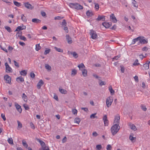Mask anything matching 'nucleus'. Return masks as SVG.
Returning a JSON list of instances; mask_svg holds the SVG:
<instances>
[{"label":"nucleus","mask_w":150,"mask_h":150,"mask_svg":"<svg viewBox=\"0 0 150 150\" xmlns=\"http://www.w3.org/2000/svg\"><path fill=\"white\" fill-rule=\"evenodd\" d=\"M81 71H82V73L83 76L84 77L86 76L87 75V70L85 69H83Z\"/></svg>","instance_id":"nucleus-23"},{"label":"nucleus","mask_w":150,"mask_h":150,"mask_svg":"<svg viewBox=\"0 0 150 150\" xmlns=\"http://www.w3.org/2000/svg\"><path fill=\"white\" fill-rule=\"evenodd\" d=\"M66 39L69 44H71L72 43V41L71 40V38L69 36V35H67L66 36Z\"/></svg>","instance_id":"nucleus-14"},{"label":"nucleus","mask_w":150,"mask_h":150,"mask_svg":"<svg viewBox=\"0 0 150 150\" xmlns=\"http://www.w3.org/2000/svg\"><path fill=\"white\" fill-rule=\"evenodd\" d=\"M54 48L57 51L59 52H63V50L62 49L58 48L57 47H54Z\"/></svg>","instance_id":"nucleus-34"},{"label":"nucleus","mask_w":150,"mask_h":150,"mask_svg":"<svg viewBox=\"0 0 150 150\" xmlns=\"http://www.w3.org/2000/svg\"><path fill=\"white\" fill-rule=\"evenodd\" d=\"M105 16H100L99 15L98 18L96 19V20L98 21H105Z\"/></svg>","instance_id":"nucleus-13"},{"label":"nucleus","mask_w":150,"mask_h":150,"mask_svg":"<svg viewBox=\"0 0 150 150\" xmlns=\"http://www.w3.org/2000/svg\"><path fill=\"white\" fill-rule=\"evenodd\" d=\"M134 78L136 82H137L139 81L138 77L137 76H135Z\"/></svg>","instance_id":"nucleus-55"},{"label":"nucleus","mask_w":150,"mask_h":150,"mask_svg":"<svg viewBox=\"0 0 150 150\" xmlns=\"http://www.w3.org/2000/svg\"><path fill=\"white\" fill-rule=\"evenodd\" d=\"M139 44L140 43H143V44H146L148 42V41L147 39H145L143 38H142L141 37V38L140 40H139Z\"/></svg>","instance_id":"nucleus-15"},{"label":"nucleus","mask_w":150,"mask_h":150,"mask_svg":"<svg viewBox=\"0 0 150 150\" xmlns=\"http://www.w3.org/2000/svg\"><path fill=\"white\" fill-rule=\"evenodd\" d=\"M77 73V70L75 69H73L71 71V76H75Z\"/></svg>","instance_id":"nucleus-24"},{"label":"nucleus","mask_w":150,"mask_h":150,"mask_svg":"<svg viewBox=\"0 0 150 150\" xmlns=\"http://www.w3.org/2000/svg\"><path fill=\"white\" fill-rule=\"evenodd\" d=\"M129 139L132 142H134L136 141V138L130 135L129 137Z\"/></svg>","instance_id":"nucleus-31"},{"label":"nucleus","mask_w":150,"mask_h":150,"mask_svg":"<svg viewBox=\"0 0 150 150\" xmlns=\"http://www.w3.org/2000/svg\"><path fill=\"white\" fill-rule=\"evenodd\" d=\"M102 25L105 28H108L112 24L111 22L108 23L104 22L102 23Z\"/></svg>","instance_id":"nucleus-12"},{"label":"nucleus","mask_w":150,"mask_h":150,"mask_svg":"<svg viewBox=\"0 0 150 150\" xmlns=\"http://www.w3.org/2000/svg\"><path fill=\"white\" fill-rule=\"evenodd\" d=\"M112 149V147L110 145L108 144L106 147V149L107 150H111Z\"/></svg>","instance_id":"nucleus-52"},{"label":"nucleus","mask_w":150,"mask_h":150,"mask_svg":"<svg viewBox=\"0 0 150 150\" xmlns=\"http://www.w3.org/2000/svg\"><path fill=\"white\" fill-rule=\"evenodd\" d=\"M45 67L46 69L49 71H51V67L48 64H45Z\"/></svg>","instance_id":"nucleus-29"},{"label":"nucleus","mask_w":150,"mask_h":150,"mask_svg":"<svg viewBox=\"0 0 150 150\" xmlns=\"http://www.w3.org/2000/svg\"><path fill=\"white\" fill-rule=\"evenodd\" d=\"M78 67L79 68V69L80 70H82L83 69H84L85 68V67L83 63H81V64L79 65Z\"/></svg>","instance_id":"nucleus-17"},{"label":"nucleus","mask_w":150,"mask_h":150,"mask_svg":"<svg viewBox=\"0 0 150 150\" xmlns=\"http://www.w3.org/2000/svg\"><path fill=\"white\" fill-rule=\"evenodd\" d=\"M140 38L141 37H138L136 38L133 39L132 41L131 44L132 45L134 44L136 42L139 40H140Z\"/></svg>","instance_id":"nucleus-21"},{"label":"nucleus","mask_w":150,"mask_h":150,"mask_svg":"<svg viewBox=\"0 0 150 150\" xmlns=\"http://www.w3.org/2000/svg\"><path fill=\"white\" fill-rule=\"evenodd\" d=\"M25 6L28 9H32L33 7L32 6V5L28 2L25 3L24 4Z\"/></svg>","instance_id":"nucleus-11"},{"label":"nucleus","mask_w":150,"mask_h":150,"mask_svg":"<svg viewBox=\"0 0 150 150\" xmlns=\"http://www.w3.org/2000/svg\"><path fill=\"white\" fill-rule=\"evenodd\" d=\"M22 97L25 101H27V97L26 95L24 93H23L22 94Z\"/></svg>","instance_id":"nucleus-30"},{"label":"nucleus","mask_w":150,"mask_h":150,"mask_svg":"<svg viewBox=\"0 0 150 150\" xmlns=\"http://www.w3.org/2000/svg\"><path fill=\"white\" fill-rule=\"evenodd\" d=\"M103 122H105V121L108 120L107 115H105L103 116Z\"/></svg>","instance_id":"nucleus-54"},{"label":"nucleus","mask_w":150,"mask_h":150,"mask_svg":"<svg viewBox=\"0 0 150 150\" xmlns=\"http://www.w3.org/2000/svg\"><path fill=\"white\" fill-rule=\"evenodd\" d=\"M113 101V99L112 97H109L107 98L106 104L108 108L109 107L111 106Z\"/></svg>","instance_id":"nucleus-3"},{"label":"nucleus","mask_w":150,"mask_h":150,"mask_svg":"<svg viewBox=\"0 0 150 150\" xmlns=\"http://www.w3.org/2000/svg\"><path fill=\"white\" fill-rule=\"evenodd\" d=\"M6 66V72L7 73H10L12 72V68L8 65L7 62H6L5 64Z\"/></svg>","instance_id":"nucleus-5"},{"label":"nucleus","mask_w":150,"mask_h":150,"mask_svg":"<svg viewBox=\"0 0 150 150\" xmlns=\"http://www.w3.org/2000/svg\"><path fill=\"white\" fill-rule=\"evenodd\" d=\"M18 37H20V39L21 40H23L24 41H26L27 40L26 38L24 36L21 35L20 36L19 35H18Z\"/></svg>","instance_id":"nucleus-45"},{"label":"nucleus","mask_w":150,"mask_h":150,"mask_svg":"<svg viewBox=\"0 0 150 150\" xmlns=\"http://www.w3.org/2000/svg\"><path fill=\"white\" fill-rule=\"evenodd\" d=\"M69 6L71 8H74L78 10L83 9V6L77 3H71L69 4Z\"/></svg>","instance_id":"nucleus-2"},{"label":"nucleus","mask_w":150,"mask_h":150,"mask_svg":"<svg viewBox=\"0 0 150 150\" xmlns=\"http://www.w3.org/2000/svg\"><path fill=\"white\" fill-rule=\"evenodd\" d=\"M15 106L17 111L20 113H21L22 111V109L21 106L18 104L16 102L14 103Z\"/></svg>","instance_id":"nucleus-7"},{"label":"nucleus","mask_w":150,"mask_h":150,"mask_svg":"<svg viewBox=\"0 0 150 150\" xmlns=\"http://www.w3.org/2000/svg\"><path fill=\"white\" fill-rule=\"evenodd\" d=\"M129 125L132 129L134 131H136L137 129L136 127L134 125L130 124Z\"/></svg>","instance_id":"nucleus-25"},{"label":"nucleus","mask_w":150,"mask_h":150,"mask_svg":"<svg viewBox=\"0 0 150 150\" xmlns=\"http://www.w3.org/2000/svg\"><path fill=\"white\" fill-rule=\"evenodd\" d=\"M13 49V48L11 46H9L8 47V50L9 52H11Z\"/></svg>","instance_id":"nucleus-64"},{"label":"nucleus","mask_w":150,"mask_h":150,"mask_svg":"<svg viewBox=\"0 0 150 150\" xmlns=\"http://www.w3.org/2000/svg\"><path fill=\"white\" fill-rule=\"evenodd\" d=\"M120 128L119 125H117L116 124L112 126L111 128V131L112 135H115L119 131Z\"/></svg>","instance_id":"nucleus-1"},{"label":"nucleus","mask_w":150,"mask_h":150,"mask_svg":"<svg viewBox=\"0 0 150 150\" xmlns=\"http://www.w3.org/2000/svg\"><path fill=\"white\" fill-rule=\"evenodd\" d=\"M120 116L118 115L115 117L114 124H116L117 125H119L120 123Z\"/></svg>","instance_id":"nucleus-6"},{"label":"nucleus","mask_w":150,"mask_h":150,"mask_svg":"<svg viewBox=\"0 0 150 150\" xmlns=\"http://www.w3.org/2000/svg\"><path fill=\"white\" fill-rule=\"evenodd\" d=\"M21 19L24 22H25L27 21L26 18L23 14H22L21 15Z\"/></svg>","instance_id":"nucleus-43"},{"label":"nucleus","mask_w":150,"mask_h":150,"mask_svg":"<svg viewBox=\"0 0 150 150\" xmlns=\"http://www.w3.org/2000/svg\"><path fill=\"white\" fill-rule=\"evenodd\" d=\"M96 114V113H94L91 114L90 116V117L91 119H94L95 118H97V116H96L95 115Z\"/></svg>","instance_id":"nucleus-44"},{"label":"nucleus","mask_w":150,"mask_h":150,"mask_svg":"<svg viewBox=\"0 0 150 150\" xmlns=\"http://www.w3.org/2000/svg\"><path fill=\"white\" fill-rule=\"evenodd\" d=\"M81 109L82 110H83L86 112H88V108H81Z\"/></svg>","instance_id":"nucleus-63"},{"label":"nucleus","mask_w":150,"mask_h":150,"mask_svg":"<svg viewBox=\"0 0 150 150\" xmlns=\"http://www.w3.org/2000/svg\"><path fill=\"white\" fill-rule=\"evenodd\" d=\"M41 150H50L48 146H47L46 145L44 146L43 147H42L40 149Z\"/></svg>","instance_id":"nucleus-36"},{"label":"nucleus","mask_w":150,"mask_h":150,"mask_svg":"<svg viewBox=\"0 0 150 150\" xmlns=\"http://www.w3.org/2000/svg\"><path fill=\"white\" fill-rule=\"evenodd\" d=\"M4 28H5V29L6 30H7L8 32L10 33L12 31L11 30L10 27H9L7 26H5L4 27Z\"/></svg>","instance_id":"nucleus-41"},{"label":"nucleus","mask_w":150,"mask_h":150,"mask_svg":"<svg viewBox=\"0 0 150 150\" xmlns=\"http://www.w3.org/2000/svg\"><path fill=\"white\" fill-rule=\"evenodd\" d=\"M8 143L10 144H13V139L11 138H10L8 139Z\"/></svg>","instance_id":"nucleus-42"},{"label":"nucleus","mask_w":150,"mask_h":150,"mask_svg":"<svg viewBox=\"0 0 150 150\" xmlns=\"http://www.w3.org/2000/svg\"><path fill=\"white\" fill-rule=\"evenodd\" d=\"M96 149L97 150H100L102 149V146L100 144L97 145L96 146Z\"/></svg>","instance_id":"nucleus-40"},{"label":"nucleus","mask_w":150,"mask_h":150,"mask_svg":"<svg viewBox=\"0 0 150 150\" xmlns=\"http://www.w3.org/2000/svg\"><path fill=\"white\" fill-rule=\"evenodd\" d=\"M36 139L37 140V141L38 142H39L40 143V145L42 147H43L45 145V142L42 140H41L38 138H36Z\"/></svg>","instance_id":"nucleus-18"},{"label":"nucleus","mask_w":150,"mask_h":150,"mask_svg":"<svg viewBox=\"0 0 150 150\" xmlns=\"http://www.w3.org/2000/svg\"><path fill=\"white\" fill-rule=\"evenodd\" d=\"M22 32H19L18 31L16 35V37H18V35H19L20 36H21V35H22Z\"/></svg>","instance_id":"nucleus-57"},{"label":"nucleus","mask_w":150,"mask_h":150,"mask_svg":"<svg viewBox=\"0 0 150 150\" xmlns=\"http://www.w3.org/2000/svg\"><path fill=\"white\" fill-rule=\"evenodd\" d=\"M32 21L34 23H40L41 22V21L38 19L34 18L32 19Z\"/></svg>","instance_id":"nucleus-19"},{"label":"nucleus","mask_w":150,"mask_h":150,"mask_svg":"<svg viewBox=\"0 0 150 150\" xmlns=\"http://www.w3.org/2000/svg\"><path fill=\"white\" fill-rule=\"evenodd\" d=\"M20 74L21 75L25 76L26 75L27 72L26 70H23L21 71L20 72Z\"/></svg>","instance_id":"nucleus-27"},{"label":"nucleus","mask_w":150,"mask_h":150,"mask_svg":"<svg viewBox=\"0 0 150 150\" xmlns=\"http://www.w3.org/2000/svg\"><path fill=\"white\" fill-rule=\"evenodd\" d=\"M90 35L91 38L93 39H95L97 38L98 35L96 32L93 30H90Z\"/></svg>","instance_id":"nucleus-4"},{"label":"nucleus","mask_w":150,"mask_h":150,"mask_svg":"<svg viewBox=\"0 0 150 150\" xmlns=\"http://www.w3.org/2000/svg\"><path fill=\"white\" fill-rule=\"evenodd\" d=\"M95 8L97 10H98L99 8V6L98 4H96Z\"/></svg>","instance_id":"nucleus-56"},{"label":"nucleus","mask_w":150,"mask_h":150,"mask_svg":"<svg viewBox=\"0 0 150 150\" xmlns=\"http://www.w3.org/2000/svg\"><path fill=\"white\" fill-rule=\"evenodd\" d=\"M22 26H18L15 31H18L20 30H22L23 29H25L26 28V27L25 25H24L23 24L21 25Z\"/></svg>","instance_id":"nucleus-8"},{"label":"nucleus","mask_w":150,"mask_h":150,"mask_svg":"<svg viewBox=\"0 0 150 150\" xmlns=\"http://www.w3.org/2000/svg\"><path fill=\"white\" fill-rule=\"evenodd\" d=\"M105 126H108V125L109 121L108 120L104 122Z\"/></svg>","instance_id":"nucleus-60"},{"label":"nucleus","mask_w":150,"mask_h":150,"mask_svg":"<svg viewBox=\"0 0 150 150\" xmlns=\"http://www.w3.org/2000/svg\"><path fill=\"white\" fill-rule=\"evenodd\" d=\"M13 3L15 5L18 7H20L21 6V3L17 2V1H13Z\"/></svg>","instance_id":"nucleus-37"},{"label":"nucleus","mask_w":150,"mask_h":150,"mask_svg":"<svg viewBox=\"0 0 150 150\" xmlns=\"http://www.w3.org/2000/svg\"><path fill=\"white\" fill-rule=\"evenodd\" d=\"M23 105L24 108L25 110H28L29 109V108L27 105L25 104H24Z\"/></svg>","instance_id":"nucleus-49"},{"label":"nucleus","mask_w":150,"mask_h":150,"mask_svg":"<svg viewBox=\"0 0 150 150\" xmlns=\"http://www.w3.org/2000/svg\"><path fill=\"white\" fill-rule=\"evenodd\" d=\"M30 125L31 128L33 129H35V126L32 122H31L30 123Z\"/></svg>","instance_id":"nucleus-53"},{"label":"nucleus","mask_w":150,"mask_h":150,"mask_svg":"<svg viewBox=\"0 0 150 150\" xmlns=\"http://www.w3.org/2000/svg\"><path fill=\"white\" fill-rule=\"evenodd\" d=\"M17 122L18 124V127L19 128H21L22 127V124L18 120L17 121Z\"/></svg>","instance_id":"nucleus-48"},{"label":"nucleus","mask_w":150,"mask_h":150,"mask_svg":"<svg viewBox=\"0 0 150 150\" xmlns=\"http://www.w3.org/2000/svg\"><path fill=\"white\" fill-rule=\"evenodd\" d=\"M41 48V47L40 46L39 44L36 45L35 50L36 51H39Z\"/></svg>","instance_id":"nucleus-38"},{"label":"nucleus","mask_w":150,"mask_h":150,"mask_svg":"<svg viewBox=\"0 0 150 150\" xmlns=\"http://www.w3.org/2000/svg\"><path fill=\"white\" fill-rule=\"evenodd\" d=\"M74 122L79 124L81 121L79 117H76L74 120Z\"/></svg>","instance_id":"nucleus-28"},{"label":"nucleus","mask_w":150,"mask_h":150,"mask_svg":"<svg viewBox=\"0 0 150 150\" xmlns=\"http://www.w3.org/2000/svg\"><path fill=\"white\" fill-rule=\"evenodd\" d=\"M148 48L146 47H144L142 49V50L143 51H146L148 50Z\"/></svg>","instance_id":"nucleus-62"},{"label":"nucleus","mask_w":150,"mask_h":150,"mask_svg":"<svg viewBox=\"0 0 150 150\" xmlns=\"http://www.w3.org/2000/svg\"><path fill=\"white\" fill-rule=\"evenodd\" d=\"M13 62L14 63V65H15L17 67H19V64L18 63V62H16L14 60Z\"/></svg>","instance_id":"nucleus-59"},{"label":"nucleus","mask_w":150,"mask_h":150,"mask_svg":"<svg viewBox=\"0 0 150 150\" xmlns=\"http://www.w3.org/2000/svg\"><path fill=\"white\" fill-rule=\"evenodd\" d=\"M139 64V63L138 62V60L137 59L134 62L133 64L134 66H137Z\"/></svg>","instance_id":"nucleus-47"},{"label":"nucleus","mask_w":150,"mask_h":150,"mask_svg":"<svg viewBox=\"0 0 150 150\" xmlns=\"http://www.w3.org/2000/svg\"><path fill=\"white\" fill-rule=\"evenodd\" d=\"M16 81L18 82H23L24 81V79L21 76L17 78Z\"/></svg>","instance_id":"nucleus-20"},{"label":"nucleus","mask_w":150,"mask_h":150,"mask_svg":"<svg viewBox=\"0 0 150 150\" xmlns=\"http://www.w3.org/2000/svg\"><path fill=\"white\" fill-rule=\"evenodd\" d=\"M50 49L46 50L44 52V54L45 55H46L47 54L49 53L50 52Z\"/></svg>","instance_id":"nucleus-50"},{"label":"nucleus","mask_w":150,"mask_h":150,"mask_svg":"<svg viewBox=\"0 0 150 150\" xmlns=\"http://www.w3.org/2000/svg\"><path fill=\"white\" fill-rule=\"evenodd\" d=\"M70 53L72 55L73 57L75 58H77L78 57V54L75 52H70Z\"/></svg>","instance_id":"nucleus-26"},{"label":"nucleus","mask_w":150,"mask_h":150,"mask_svg":"<svg viewBox=\"0 0 150 150\" xmlns=\"http://www.w3.org/2000/svg\"><path fill=\"white\" fill-rule=\"evenodd\" d=\"M1 116L4 121H5L6 120V118L5 117V115L4 114L2 113L1 114Z\"/></svg>","instance_id":"nucleus-58"},{"label":"nucleus","mask_w":150,"mask_h":150,"mask_svg":"<svg viewBox=\"0 0 150 150\" xmlns=\"http://www.w3.org/2000/svg\"><path fill=\"white\" fill-rule=\"evenodd\" d=\"M110 19L111 21L114 23H116L117 21V20L115 17L114 14L112 13L111 14L110 16Z\"/></svg>","instance_id":"nucleus-10"},{"label":"nucleus","mask_w":150,"mask_h":150,"mask_svg":"<svg viewBox=\"0 0 150 150\" xmlns=\"http://www.w3.org/2000/svg\"><path fill=\"white\" fill-rule=\"evenodd\" d=\"M109 89L111 95H113L115 91L114 90L112 89V87L111 86H110L109 87Z\"/></svg>","instance_id":"nucleus-32"},{"label":"nucleus","mask_w":150,"mask_h":150,"mask_svg":"<svg viewBox=\"0 0 150 150\" xmlns=\"http://www.w3.org/2000/svg\"><path fill=\"white\" fill-rule=\"evenodd\" d=\"M120 67H121V72L122 73H124L125 71V68L124 67L122 66H121Z\"/></svg>","instance_id":"nucleus-61"},{"label":"nucleus","mask_w":150,"mask_h":150,"mask_svg":"<svg viewBox=\"0 0 150 150\" xmlns=\"http://www.w3.org/2000/svg\"><path fill=\"white\" fill-rule=\"evenodd\" d=\"M132 4L133 5L134 7L137 8L138 7V5L137 4V2L135 1V0H133Z\"/></svg>","instance_id":"nucleus-39"},{"label":"nucleus","mask_w":150,"mask_h":150,"mask_svg":"<svg viewBox=\"0 0 150 150\" xmlns=\"http://www.w3.org/2000/svg\"><path fill=\"white\" fill-rule=\"evenodd\" d=\"M141 107L142 109L144 111H146L147 110V108L146 107V106L143 105H141Z\"/></svg>","instance_id":"nucleus-46"},{"label":"nucleus","mask_w":150,"mask_h":150,"mask_svg":"<svg viewBox=\"0 0 150 150\" xmlns=\"http://www.w3.org/2000/svg\"><path fill=\"white\" fill-rule=\"evenodd\" d=\"M44 83L42 80H40L39 82L37 84V88L39 89L41 87L43 84Z\"/></svg>","instance_id":"nucleus-16"},{"label":"nucleus","mask_w":150,"mask_h":150,"mask_svg":"<svg viewBox=\"0 0 150 150\" xmlns=\"http://www.w3.org/2000/svg\"><path fill=\"white\" fill-rule=\"evenodd\" d=\"M4 79L6 81V83L10 84L11 83V78L8 75H6L4 76Z\"/></svg>","instance_id":"nucleus-9"},{"label":"nucleus","mask_w":150,"mask_h":150,"mask_svg":"<svg viewBox=\"0 0 150 150\" xmlns=\"http://www.w3.org/2000/svg\"><path fill=\"white\" fill-rule=\"evenodd\" d=\"M59 90L61 93H62L65 94L67 93V91L66 90L64 89L59 88Z\"/></svg>","instance_id":"nucleus-33"},{"label":"nucleus","mask_w":150,"mask_h":150,"mask_svg":"<svg viewBox=\"0 0 150 150\" xmlns=\"http://www.w3.org/2000/svg\"><path fill=\"white\" fill-rule=\"evenodd\" d=\"M86 15L88 16L91 17L93 16V13L91 11L88 10L86 12Z\"/></svg>","instance_id":"nucleus-22"},{"label":"nucleus","mask_w":150,"mask_h":150,"mask_svg":"<svg viewBox=\"0 0 150 150\" xmlns=\"http://www.w3.org/2000/svg\"><path fill=\"white\" fill-rule=\"evenodd\" d=\"M22 142L23 146L24 147H25L26 148H27L28 147V145L26 142L25 141L23 140Z\"/></svg>","instance_id":"nucleus-35"},{"label":"nucleus","mask_w":150,"mask_h":150,"mask_svg":"<svg viewBox=\"0 0 150 150\" xmlns=\"http://www.w3.org/2000/svg\"><path fill=\"white\" fill-rule=\"evenodd\" d=\"M72 112L74 114L76 115L77 113V110L76 109H72Z\"/></svg>","instance_id":"nucleus-51"}]
</instances>
